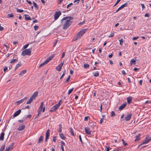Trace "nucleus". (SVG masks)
<instances>
[{"label": "nucleus", "instance_id": "1", "mask_svg": "<svg viewBox=\"0 0 151 151\" xmlns=\"http://www.w3.org/2000/svg\"><path fill=\"white\" fill-rule=\"evenodd\" d=\"M73 19V17H66L61 19V23H64L63 24V29H67L72 23V22L70 20Z\"/></svg>", "mask_w": 151, "mask_h": 151}, {"label": "nucleus", "instance_id": "2", "mask_svg": "<svg viewBox=\"0 0 151 151\" xmlns=\"http://www.w3.org/2000/svg\"><path fill=\"white\" fill-rule=\"evenodd\" d=\"M87 29H83L78 32L77 35V38H76L75 40H77L78 38L82 37L84 34L85 33Z\"/></svg>", "mask_w": 151, "mask_h": 151}, {"label": "nucleus", "instance_id": "3", "mask_svg": "<svg viewBox=\"0 0 151 151\" xmlns=\"http://www.w3.org/2000/svg\"><path fill=\"white\" fill-rule=\"evenodd\" d=\"M62 101L61 100H60L59 102L55 105L54 106H52L50 110V111L53 112H54L57 110L58 108L59 107V106L60 105V102Z\"/></svg>", "mask_w": 151, "mask_h": 151}, {"label": "nucleus", "instance_id": "4", "mask_svg": "<svg viewBox=\"0 0 151 151\" xmlns=\"http://www.w3.org/2000/svg\"><path fill=\"white\" fill-rule=\"evenodd\" d=\"M54 57V55H52L50 57L48 58L47 59L45 60L44 62L40 64L39 66V67H41L45 65L50 60H51Z\"/></svg>", "mask_w": 151, "mask_h": 151}, {"label": "nucleus", "instance_id": "5", "mask_svg": "<svg viewBox=\"0 0 151 151\" xmlns=\"http://www.w3.org/2000/svg\"><path fill=\"white\" fill-rule=\"evenodd\" d=\"M32 48L28 49L23 51L22 53V54L23 56L26 55H30L31 54V50Z\"/></svg>", "mask_w": 151, "mask_h": 151}, {"label": "nucleus", "instance_id": "6", "mask_svg": "<svg viewBox=\"0 0 151 151\" xmlns=\"http://www.w3.org/2000/svg\"><path fill=\"white\" fill-rule=\"evenodd\" d=\"M151 140V136L149 137H146L145 139V140L143 142L140 144L138 146V147H139L140 146L144 144H146L147 143L149 142Z\"/></svg>", "mask_w": 151, "mask_h": 151}, {"label": "nucleus", "instance_id": "7", "mask_svg": "<svg viewBox=\"0 0 151 151\" xmlns=\"http://www.w3.org/2000/svg\"><path fill=\"white\" fill-rule=\"evenodd\" d=\"M61 14V12L60 11L58 12H56L54 15V19L55 20L58 19L59 16Z\"/></svg>", "mask_w": 151, "mask_h": 151}, {"label": "nucleus", "instance_id": "8", "mask_svg": "<svg viewBox=\"0 0 151 151\" xmlns=\"http://www.w3.org/2000/svg\"><path fill=\"white\" fill-rule=\"evenodd\" d=\"M63 62L62 63H61V64H59L58 66H57L56 67V70H57L58 71H60V70L62 69V66L63 65Z\"/></svg>", "mask_w": 151, "mask_h": 151}, {"label": "nucleus", "instance_id": "9", "mask_svg": "<svg viewBox=\"0 0 151 151\" xmlns=\"http://www.w3.org/2000/svg\"><path fill=\"white\" fill-rule=\"evenodd\" d=\"M21 112V110L19 109L17 111H16L14 114L13 116V117L12 118H13L15 117H16L19 115Z\"/></svg>", "mask_w": 151, "mask_h": 151}, {"label": "nucleus", "instance_id": "10", "mask_svg": "<svg viewBox=\"0 0 151 151\" xmlns=\"http://www.w3.org/2000/svg\"><path fill=\"white\" fill-rule=\"evenodd\" d=\"M132 115V114L131 113L128 114L127 116L125 118L126 121H128L131 118Z\"/></svg>", "mask_w": 151, "mask_h": 151}, {"label": "nucleus", "instance_id": "11", "mask_svg": "<svg viewBox=\"0 0 151 151\" xmlns=\"http://www.w3.org/2000/svg\"><path fill=\"white\" fill-rule=\"evenodd\" d=\"M14 142L11 143L10 145L8 147V148H7V149H8L9 150H12L14 148Z\"/></svg>", "mask_w": 151, "mask_h": 151}, {"label": "nucleus", "instance_id": "12", "mask_svg": "<svg viewBox=\"0 0 151 151\" xmlns=\"http://www.w3.org/2000/svg\"><path fill=\"white\" fill-rule=\"evenodd\" d=\"M127 105V103H125L122 104L119 107V110H122L125 108Z\"/></svg>", "mask_w": 151, "mask_h": 151}, {"label": "nucleus", "instance_id": "13", "mask_svg": "<svg viewBox=\"0 0 151 151\" xmlns=\"http://www.w3.org/2000/svg\"><path fill=\"white\" fill-rule=\"evenodd\" d=\"M38 92L37 91H35L32 95V96L31 97V98H32V99H33V100L35 99L36 97L38 95Z\"/></svg>", "mask_w": 151, "mask_h": 151}, {"label": "nucleus", "instance_id": "14", "mask_svg": "<svg viewBox=\"0 0 151 151\" xmlns=\"http://www.w3.org/2000/svg\"><path fill=\"white\" fill-rule=\"evenodd\" d=\"M86 133L88 134H90L91 133V131H90L89 128L88 127H86L85 129Z\"/></svg>", "mask_w": 151, "mask_h": 151}, {"label": "nucleus", "instance_id": "15", "mask_svg": "<svg viewBox=\"0 0 151 151\" xmlns=\"http://www.w3.org/2000/svg\"><path fill=\"white\" fill-rule=\"evenodd\" d=\"M25 127V126L24 125H20L18 128V130L19 131H21L24 129Z\"/></svg>", "mask_w": 151, "mask_h": 151}, {"label": "nucleus", "instance_id": "16", "mask_svg": "<svg viewBox=\"0 0 151 151\" xmlns=\"http://www.w3.org/2000/svg\"><path fill=\"white\" fill-rule=\"evenodd\" d=\"M24 101V99H22L21 100H20L15 102V104H16V105H18L19 104H20L23 103Z\"/></svg>", "mask_w": 151, "mask_h": 151}, {"label": "nucleus", "instance_id": "17", "mask_svg": "<svg viewBox=\"0 0 151 151\" xmlns=\"http://www.w3.org/2000/svg\"><path fill=\"white\" fill-rule=\"evenodd\" d=\"M24 16H25V19L26 20H30L31 19V18L28 15L25 14L24 15Z\"/></svg>", "mask_w": 151, "mask_h": 151}, {"label": "nucleus", "instance_id": "18", "mask_svg": "<svg viewBox=\"0 0 151 151\" xmlns=\"http://www.w3.org/2000/svg\"><path fill=\"white\" fill-rule=\"evenodd\" d=\"M140 134H139L138 135L136 136V139L135 140V141H136L139 140L140 139Z\"/></svg>", "mask_w": 151, "mask_h": 151}, {"label": "nucleus", "instance_id": "19", "mask_svg": "<svg viewBox=\"0 0 151 151\" xmlns=\"http://www.w3.org/2000/svg\"><path fill=\"white\" fill-rule=\"evenodd\" d=\"M21 63V62H19L18 63L16 66L15 67V70H16L19 67H20L21 65H22Z\"/></svg>", "mask_w": 151, "mask_h": 151}, {"label": "nucleus", "instance_id": "20", "mask_svg": "<svg viewBox=\"0 0 151 151\" xmlns=\"http://www.w3.org/2000/svg\"><path fill=\"white\" fill-rule=\"evenodd\" d=\"M4 132H2L0 136V140H3L4 139Z\"/></svg>", "mask_w": 151, "mask_h": 151}, {"label": "nucleus", "instance_id": "21", "mask_svg": "<svg viewBox=\"0 0 151 151\" xmlns=\"http://www.w3.org/2000/svg\"><path fill=\"white\" fill-rule=\"evenodd\" d=\"M127 103L129 104L132 101V98L131 97H129L127 98Z\"/></svg>", "mask_w": 151, "mask_h": 151}, {"label": "nucleus", "instance_id": "22", "mask_svg": "<svg viewBox=\"0 0 151 151\" xmlns=\"http://www.w3.org/2000/svg\"><path fill=\"white\" fill-rule=\"evenodd\" d=\"M59 135L60 137L63 139L65 140L66 139V138L64 136L63 134H59Z\"/></svg>", "mask_w": 151, "mask_h": 151}, {"label": "nucleus", "instance_id": "23", "mask_svg": "<svg viewBox=\"0 0 151 151\" xmlns=\"http://www.w3.org/2000/svg\"><path fill=\"white\" fill-rule=\"evenodd\" d=\"M93 76L95 77H97L99 76V73L98 71H95L93 72Z\"/></svg>", "mask_w": 151, "mask_h": 151}, {"label": "nucleus", "instance_id": "24", "mask_svg": "<svg viewBox=\"0 0 151 151\" xmlns=\"http://www.w3.org/2000/svg\"><path fill=\"white\" fill-rule=\"evenodd\" d=\"M50 131L49 129H48L47 130L46 133L45 137L49 138V137Z\"/></svg>", "mask_w": 151, "mask_h": 151}, {"label": "nucleus", "instance_id": "25", "mask_svg": "<svg viewBox=\"0 0 151 151\" xmlns=\"http://www.w3.org/2000/svg\"><path fill=\"white\" fill-rule=\"evenodd\" d=\"M43 137L42 136H41L39 138L38 141V143H39L42 141H43Z\"/></svg>", "mask_w": 151, "mask_h": 151}, {"label": "nucleus", "instance_id": "26", "mask_svg": "<svg viewBox=\"0 0 151 151\" xmlns=\"http://www.w3.org/2000/svg\"><path fill=\"white\" fill-rule=\"evenodd\" d=\"M27 72V70H22L19 74V75H22L23 74H25Z\"/></svg>", "mask_w": 151, "mask_h": 151}, {"label": "nucleus", "instance_id": "27", "mask_svg": "<svg viewBox=\"0 0 151 151\" xmlns=\"http://www.w3.org/2000/svg\"><path fill=\"white\" fill-rule=\"evenodd\" d=\"M59 128L58 132L60 133H61L62 132V125L60 124L59 125Z\"/></svg>", "mask_w": 151, "mask_h": 151}, {"label": "nucleus", "instance_id": "28", "mask_svg": "<svg viewBox=\"0 0 151 151\" xmlns=\"http://www.w3.org/2000/svg\"><path fill=\"white\" fill-rule=\"evenodd\" d=\"M33 100V99H32V98H31L30 97V99L27 101V103H26V104H30L32 102V101Z\"/></svg>", "mask_w": 151, "mask_h": 151}, {"label": "nucleus", "instance_id": "29", "mask_svg": "<svg viewBox=\"0 0 151 151\" xmlns=\"http://www.w3.org/2000/svg\"><path fill=\"white\" fill-rule=\"evenodd\" d=\"M17 58L16 59H12L11 60L10 62V63H13L16 62L17 61Z\"/></svg>", "mask_w": 151, "mask_h": 151}, {"label": "nucleus", "instance_id": "30", "mask_svg": "<svg viewBox=\"0 0 151 151\" xmlns=\"http://www.w3.org/2000/svg\"><path fill=\"white\" fill-rule=\"evenodd\" d=\"M43 102H42L41 103V105H40V107H39V110H41V111H42V109L43 108Z\"/></svg>", "mask_w": 151, "mask_h": 151}, {"label": "nucleus", "instance_id": "31", "mask_svg": "<svg viewBox=\"0 0 151 151\" xmlns=\"http://www.w3.org/2000/svg\"><path fill=\"white\" fill-rule=\"evenodd\" d=\"M70 133H71V135L74 136V134L73 131V129L72 128V127L70 128Z\"/></svg>", "mask_w": 151, "mask_h": 151}, {"label": "nucleus", "instance_id": "32", "mask_svg": "<svg viewBox=\"0 0 151 151\" xmlns=\"http://www.w3.org/2000/svg\"><path fill=\"white\" fill-rule=\"evenodd\" d=\"M5 147V144H4V145H2L0 149V151H3Z\"/></svg>", "mask_w": 151, "mask_h": 151}, {"label": "nucleus", "instance_id": "33", "mask_svg": "<svg viewBox=\"0 0 151 151\" xmlns=\"http://www.w3.org/2000/svg\"><path fill=\"white\" fill-rule=\"evenodd\" d=\"M33 5L34 6L35 8H37V9H38V6L37 5V4L35 2H33Z\"/></svg>", "mask_w": 151, "mask_h": 151}, {"label": "nucleus", "instance_id": "34", "mask_svg": "<svg viewBox=\"0 0 151 151\" xmlns=\"http://www.w3.org/2000/svg\"><path fill=\"white\" fill-rule=\"evenodd\" d=\"M114 32H111V34L108 36L109 37H111L114 36Z\"/></svg>", "mask_w": 151, "mask_h": 151}, {"label": "nucleus", "instance_id": "35", "mask_svg": "<svg viewBox=\"0 0 151 151\" xmlns=\"http://www.w3.org/2000/svg\"><path fill=\"white\" fill-rule=\"evenodd\" d=\"M16 9L17 10V12L19 13H22L24 11L23 10L19 9H18V8H17Z\"/></svg>", "mask_w": 151, "mask_h": 151}, {"label": "nucleus", "instance_id": "36", "mask_svg": "<svg viewBox=\"0 0 151 151\" xmlns=\"http://www.w3.org/2000/svg\"><path fill=\"white\" fill-rule=\"evenodd\" d=\"M122 143L123 144L124 146H126V145H127V144L125 142V141L123 139H122Z\"/></svg>", "mask_w": 151, "mask_h": 151}, {"label": "nucleus", "instance_id": "37", "mask_svg": "<svg viewBox=\"0 0 151 151\" xmlns=\"http://www.w3.org/2000/svg\"><path fill=\"white\" fill-rule=\"evenodd\" d=\"M83 66L84 68H88L89 67V65L88 64L85 63L84 64Z\"/></svg>", "mask_w": 151, "mask_h": 151}, {"label": "nucleus", "instance_id": "38", "mask_svg": "<svg viewBox=\"0 0 151 151\" xmlns=\"http://www.w3.org/2000/svg\"><path fill=\"white\" fill-rule=\"evenodd\" d=\"M73 88L71 89H69L68 90V94L69 95L70 93H71L73 91Z\"/></svg>", "mask_w": 151, "mask_h": 151}, {"label": "nucleus", "instance_id": "39", "mask_svg": "<svg viewBox=\"0 0 151 151\" xmlns=\"http://www.w3.org/2000/svg\"><path fill=\"white\" fill-rule=\"evenodd\" d=\"M119 41L120 42V43H119L121 45H122V44L124 42V41H123V39H122L120 40H119Z\"/></svg>", "mask_w": 151, "mask_h": 151}, {"label": "nucleus", "instance_id": "40", "mask_svg": "<svg viewBox=\"0 0 151 151\" xmlns=\"http://www.w3.org/2000/svg\"><path fill=\"white\" fill-rule=\"evenodd\" d=\"M102 117H103L102 118H101L100 120V123L101 124L103 122V120H104V116L103 115Z\"/></svg>", "mask_w": 151, "mask_h": 151}, {"label": "nucleus", "instance_id": "41", "mask_svg": "<svg viewBox=\"0 0 151 151\" xmlns=\"http://www.w3.org/2000/svg\"><path fill=\"white\" fill-rule=\"evenodd\" d=\"M7 16L9 18L12 17L14 16V15L13 13L8 14Z\"/></svg>", "mask_w": 151, "mask_h": 151}, {"label": "nucleus", "instance_id": "42", "mask_svg": "<svg viewBox=\"0 0 151 151\" xmlns=\"http://www.w3.org/2000/svg\"><path fill=\"white\" fill-rule=\"evenodd\" d=\"M127 3H124L121 6L122 7V8L123 9L124 7L125 6H127Z\"/></svg>", "mask_w": 151, "mask_h": 151}, {"label": "nucleus", "instance_id": "43", "mask_svg": "<svg viewBox=\"0 0 151 151\" xmlns=\"http://www.w3.org/2000/svg\"><path fill=\"white\" fill-rule=\"evenodd\" d=\"M41 110H38V114H37V116L35 117V119L36 118H37L38 116H39L40 113H41Z\"/></svg>", "mask_w": 151, "mask_h": 151}, {"label": "nucleus", "instance_id": "44", "mask_svg": "<svg viewBox=\"0 0 151 151\" xmlns=\"http://www.w3.org/2000/svg\"><path fill=\"white\" fill-rule=\"evenodd\" d=\"M115 113L114 111H112L111 112V116L113 117L115 116Z\"/></svg>", "mask_w": 151, "mask_h": 151}, {"label": "nucleus", "instance_id": "45", "mask_svg": "<svg viewBox=\"0 0 151 151\" xmlns=\"http://www.w3.org/2000/svg\"><path fill=\"white\" fill-rule=\"evenodd\" d=\"M70 75L67 78L66 81H65V82L66 83H67V82H68L70 80Z\"/></svg>", "mask_w": 151, "mask_h": 151}, {"label": "nucleus", "instance_id": "46", "mask_svg": "<svg viewBox=\"0 0 151 151\" xmlns=\"http://www.w3.org/2000/svg\"><path fill=\"white\" fill-rule=\"evenodd\" d=\"M122 9V8L121 6L119 8H118L117 9L116 11V12L114 13H116L118 12L119 10H120L121 9Z\"/></svg>", "mask_w": 151, "mask_h": 151}, {"label": "nucleus", "instance_id": "47", "mask_svg": "<svg viewBox=\"0 0 151 151\" xmlns=\"http://www.w3.org/2000/svg\"><path fill=\"white\" fill-rule=\"evenodd\" d=\"M89 118V116H86L84 118V121H87L88 120V118Z\"/></svg>", "mask_w": 151, "mask_h": 151}, {"label": "nucleus", "instance_id": "48", "mask_svg": "<svg viewBox=\"0 0 151 151\" xmlns=\"http://www.w3.org/2000/svg\"><path fill=\"white\" fill-rule=\"evenodd\" d=\"M79 139L80 141L81 142V143L82 144L83 143V141H82V139H81V135H79Z\"/></svg>", "mask_w": 151, "mask_h": 151}, {"label": "nucleus", "instance_id": "49", "mask_svg": "<svg viewBox=\"0 0 151 151\" xmlns=\"http://www.w3.org/2000/svg\"><path fill=\"white\" fill-rule=\"evenodd\" d=\"M28 45H29V44L28 43L26 44L25 45H24L23 46V49H25L26 48L28 47Z\"/></svg>", "mask_w": 151, "mask_h": 151}, {"label": "nucleus", "instance_id": "50", "mask_svg": "<svg viewBox=\"0 0 151 151\" xmlns=\"http://www.w3.org/2000/svg\"><path fill=\"white\" fill-rule=\"evenodd\" d=\"M135 62H136V61L135 60H134V59H133L132 60H131L130 64L131 65H132L133 63H134Z\"/></svg>", "mask_w": 151, "mask_h": 151}, {"label": "nucleus", "instance_id": "51", "mask_svg": "<svg viewBox=\"0 0 151 151\" xmlns=\"http://www.w3.org/2000/svg\"><path fill=\"white\" fill-rule=\"evenodd\" d=\"M38 26L37 25H35L34 27V28L35 30H37L38 29Z\"/></svg>", "mask_w": 151, "mask_h": 151}, {"label": "nucleus", "instance_id": "52", "mask_svg": "<svg viewBox=\"0 0 151 151\" xmlns=\"http://www.w3.org/2000/svg\"><path fill=\"white\" fill-rule=\"evenodd\" d=\"M121 0H117L116 3L114 5V7L116 6Z\"/></svg>", "mask_w": 151, "mask_h": 151}, {"label": "nucleus", "instance_id": "53", "mask_svg": "<svg viewBox=\"0 0 151 151\" xmlns=\"http://www.w3.org/2000/svg\"><path fill=\"white\" fill-rule=\"evenodd\" d=\"M150 16V14L149 13H146L145 15V17H149Z\"/></svg>", "mask_w": 151, "mask_h": 151}, {"label": "nucleus", "instance_id": "54", "mask_svg": "<svg viewBox=\"0 0 151 151\" xmlns=\"http://www.w3.org/2000/svg\"><path fill=\"white\" fill-rule=\"evenodd\" d=\"M8 69V67L7 66H5L4 68V72L6 71Z\"/></svg>", "mask_w": 151, "mask_h": 151}, {"label": "nucleus", "instance_id": "55", "mask_svg": "<svg viewBox=\"0 0 151 151\" xmlns=\"http://www.w3.org/2000/svg\"><path fill=\"white\" fill-rule=\"evenodd\" d=\"M65 74V70L64 72H63V74L62 75V76L60 77V79H61V78H62L64 76Z\"/></svg>", "mask_w": 151, "mask_h": 151}, {"label": "nucleus", "instance_id": "56", "mask_svg": "<svg viewBox=\"0 0 151 151\" xmlns=\"http://www.w3.org/2000/svg\"><path fill=\"white\" fill-rule=\"evenodd\" d=\"M61 145H62V146H63V145H65V142L63 141H61Z\"/></svg>", "mask_w": 151, "mask_h": 151}, {"label": "nucleus", "instance_id": "57", "mask_svg": "<svg viewBox=\"0 0 151 151\" xmlns=\"http://www.w3.org/2000/svg\"><path fill=\"white\" fill-rule=\"evenodd\" d=\"M53 141L55 142L56 140V137L54 136L53 138Z\"/></svg>", "mask_w": 151, "mask_h": 151}, {"label": "nucleus", "instance_id": "58", "mask_svg": "<svg viewBox=\"0 0 151 151\" xmlns=\"http://www.w3.org/2000/svg\"><path fill=\"white\" fill-rule=\"evenodd\" d=\"M4 28L2 27L1 26V24H0V31H1L3 30Z\"/></svg>", "mask_w": 151, "mask_h": 151}, {"label": "nucleus", "instance_id": "59", "mask_svg": "<svg viewBox=\"0 0 151 151\" xmlns=\"http://www.w3.org/2000/svg\"><path fill=\"white\" fill-rule=\"evenodd\" d=\"M141 5L142 8L143 9H144L145 8V5H144V4H141Z\"/></svg>", "mask_w": 151, "mask_h": 151}, {"label": "nucleus", "instance_id": "60", "mask_svg": "<svg viewBox=\"0 0 151 151\" xmlns=\"http://www.w3.org/2000/svg\"><path fill=\"white\" fill-rule=\"evenodd\" d=\"M29 106L28 105V106H25L24 108L22 109H29Z\"/></svg>", "mask_w": 151, "mask_h": 151}, {"label": "nucleus", "instance_id": "61", "mask_svg": "<svg viewBox=\"0 0 151 151\" xmlns=\"http://www.w3.org/2000/svg\"><path fill=\"white\" fill-rule=\"evenodd\" d=\"M138 38L139 37H134L133 38L132 40H137Z\"/></svg>", "mask_w": 151, "mask_h": 151}, {"label": "nucleus", "instance_id": "62", "mask_svg": "<svg viewBox=\"0 0 151 151\" xmlns=\"http://www.w3.org/2000/svg\"><path fill=\"white\" fill-rule=\"evenodd\" d=\"M84 23V21H83L82 22L79 23L78 24H79V25H81L83 24Z\"/></svg>", "mask_w": 151, "mask_h": 151}, {"label": "nucleus", "instance_id": "63", "mask_svg": "<svg viewBox=\"0 0 151 151\" xmlns=\"http://www.w3.org/2000/svg\"><path fill=\"white\" fill-rule=\"evenodd\" d=\"M73 71L72 70H70V73L71 75L73 74Z\"/></svg>", "mask_w": 151, "mask_h": 151}, {"label": "nucleus", "instance_id": "64", "mask_svg": "<svg viewBox=\"0 0 151 151\" xmlns=\"http://www.w3.org/2000/svg\"><path fill=\"white\" fill-rule=\"evenodd\" d=\"M139 84L141 85H142V80H140L139 81Z\"/></svg>", "mask_w": 151, "mask_h": 151}]
</instances>
